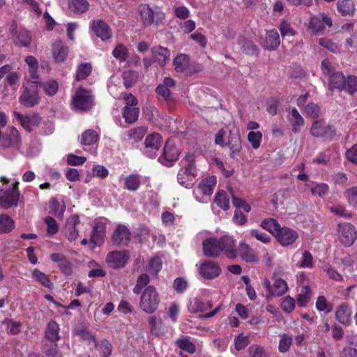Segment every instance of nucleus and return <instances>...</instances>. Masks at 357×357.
<instances>
[{"label":"nucleus","mask_w":357,"mask_h":357,"mask_svg":"<svg viewBox=\"0 0 357 357\" xmlns=\"http://www.w3.org/2000/svg\"><path fill=\"white\" fill-rule=\"evenodd\" d=\"M321 70L324 75L328 77L329 90L345 91L349 94L357 91V77L349 75L345 77L342 73L335 72L327 59L321 62Z\"/></svg>","instance_id":"1"},{"label":"nucleus","mask_w":357,"mask_h":357,"mask_svg":"<svg viewBox=\"0 0 357 357\" xmlns=\"http://www.w3.org/2000/svg\"><path fill=\"white\" fill-rule=\"evenodd\" d=\"M181 168L177 174L179 184L185 188L192 186L197 176L195 156L193 153H188L180 162Z\"/></svg>","instance_id":"2"},{"label":"nucleus","mask_w":357,"mask_h":357,"mask_svg":"<svg viewBox=\"0 0 357 357\" xmlns=\"http://www.w3.org/2000/svg\"><path fill=\"white\" fill-rule=\"evenodd\" d=\"M160 303L159 295L155 288L149 285L142 293L139 307L144 312L152 314L156 311Z\"/></svg>","instance_id":"3"},{"label":"nucleus","mask_w":357,"mask_h":357,"mask_svg":"<svg viewBox=\"0 0 357 357\" xmlns=\"http://www.w3.org/2000/svg\"><path fill=\"white\" fill-rule=\"evenodd\" d=\"M310 133L314 137L322 138L326 141H331L335 136L336 130L334 126L327 123L323 119H319L312 123Z\"/></svg>","instance_id":"4"},{"label":"nucleus","mask_w":357,"mask_h":357,"mask_svg":"<svg viewBox=\"0 0 357 357\" xmlns=\"http://www.w3.org/2000/svg\"><path fill=\"white\" fill-rule=\"evenodd\" d=\"M142 23L145 26L158 25L165 19V14L158 8L149 5H141L139 8Z\"/></svg>","instance_id":"5"},{"label":"nucleus","mask_w":357,"mask_h":357,"mask_svg":"<svg viewBox=\"0 0 357 357\" xmlns=\"http://www.w3.org/2000/svg\"><path fill=\"white\" fill-rule=\"evenodd\" d=\"M22 94L19 97V102L26 107H33L39 104L40 97L38 94V86L35 84L23 85Z\"/></svg>","instance_id":"6"},{"label":"nucleus","mask_w":357,"mask_h":357,"mask_svg":"<svg viewBox=\"0 0 357 357\" xmlns=\"http://www.w3.org/2000/svg\"><path fill=\"white\" fill-rule=\"evenodd\" d=\"M21 138L15 127H8L5 132L0 130V148L13 149L19 148Z\"/></svg>","instance_id":"7"},{"label":"nucleus","mask_w":357,"mask_h":357,"mask_svg":"<svg viewBox=\"0 0 357 357\" xmlns=\"http://www.w3.org/2000/svg\"><path fill=\"white\" fill-rule=\"evenodd\" d=\"M337 235L340 241L346 247L352 245L357 238L355 227L349 222L337 225Z\"/></svg>","instance_id":"8"},{"label":"nucleus","mask_w":357,"mask_h":357,"mask_svg":"<svg viewBox=\"0 0 357 357\" xmlns=\"http://www.w3.org/2000/svg\"><path fill=\"white\" fill-rule=\"evenodd\" d=\"M19 182L16 181L13 183L12 188L3 190L1 191L2 195H0V206L4 209L17 206L20 193L18 188Z\"/></svg>","instance_id":"9"},{"label":"nucleus","mask_w":357,"mask_h":357,"mask_svg":"<svg viewBox=\"0 0 357 357\" xmlns=\"http://www.w3.org/2000/svg\"><path fill=\"white\" fill-rule=\"evenodd\" d=\"M72 104L77 109L88 111L93 106V98L89 91L79 88L72 98Z\"/></svg>","instance_id":"10"},{"label":"nucleus","mask_w":357,"mask_h":357,"mask_svg":"<svg viewBox=\"0 0 357 357\" xmlns=\"http://www.w3.org/2000/svg\"><path fill=\"white\" fill-rule=\"evenodd\" d=\"M179 154V150L175 144L172 141L167 140L164 146L162 155L158 158V160L166 166H171L177 160Z\"/></svg>","instance_id":"11"},{"label":"nucleus","mask_w":357,"mask_h":357,"mask_svg":"<svg viewBox=\"0 0 357 357\" xmlns=\"http://www.w3.org/2000/svg\"><path fill=\"white\" fill-rule=\"evenodd\" d=\"M13 116L18 120L21 126L27 132H31L33 127H38L41 123V117L37 113L30 115H23L17 112H13Z\"/></svg>","instance_id":"12"},{"label":"nucleus","mask_w":357,"mask_h":357,"mask_svg":"<svg viewBox=\"0 0 357 357\" xmlns=\"http://www.w3.org/2000/svg\"><path fill=\"white\" fill-rule=\"evenodd\" d=\"M129 259L128 251H112L107 254L106 261L109 266L117 269L124 267Z\"/></svg>","instance_id":"13"},{"label":"nucleus","mask_w":357,"mask_h":357,"mask_svg":"<svg viewBox=\"0 0 357 357\" xmlns=\"http://www.w3.org/2000/svg\"><path fill=\"white\" fill-rule=\"evenodd\" d=\"M222 272L220 266L212 261L206 260L199 267V274L205 279L212 280L218 277Z\"/></svg>","instance_id":"14"},{"label":"nucleus","mask_w":357,"mask_h":357,"mask_svg":"<svg viewBox=\"0 0 357 357\" xmlns=\"http://www.w3.org/2000/svg\"><path fill=\"white\" fill-rule=\"evenodd\" d=\"M161 144L162 137L158 133L147 135L144 141V153L148 157L154 158Z\"/></svg>","instance_id":"15"},{"label":"nucleus","mask_w":357,"mask_h":357,"mask_svg":"<svg viewBox=\"0 0 357 357\" xmlns=\"http://www.w3.org/2000/svg\"><path fill=\"white\" fill-rule=\"evenodd\" d=\"M225 146H228L231 151L230 156L232 158H235L239 155L241 149V140L240 137V132L238 128H234L230 130L228 135L227 142Z\"/></svg>","instance_id":"16"},{"label":"nucleus","mask_w":357,"mask_h":357,"mask_svg":"<svg viewBox=\"0 0 357 357\" xmlns=\"http://www.w3.org/2000/svg\"><path fill=\"white\" fill-rule=\"evenodd\" d=\"M130 239L131 232L124 225H119L112 236V241L116 245H128Z\"/></svg>","instance_id":"17"},{"label":"nucleus","mask_w":357,"mask_h":357,"mask_svg":"<svg viewBox=\"0 0 357 357\" xmlns=\"http://www.w3.org/2000/svg\"><path fill=\"white\" fill-rule=\"evenodd\" d=\"M326 25L328 27L332 26V20L325 13H321L311 17L309 27L314 33H317L322 31Z\"/></svg>","instance_id":"18"},{"label":"nucleus","mask_w":357,"mask_h":357,"mask_svg":"<svg viewBox=\"0 0 357 357\" xmlns=\"http://www.w3.org/2000/svg\"><path fill=\"white\" fill-rule=\"evenodd\" d=\"M275 236L282 246H287L292 244L298 238V236L297 232L292 229L287 227H280Z\"/></svg>","instance_id":"19"},{"label":"nucleus","mask_w":357,"mask_h":357,"mask_svg":"<svg viewBox=\"0 0 357 357\" xmlns=\"http://www.w3.org/2000/svg\"><path fill=\"white\" fill-rule=\"evenodd\" d=\"M221 252H223L228 258L234 259L237 256V250L234 248L235 241L232 237L225 236L218 238Z\"/></svg>","instance_id":"20"},{"label":"nucleus","mask_w":357,"mask_h":357,"mask_svg":"<svg viewBox=\"0 0 357 357\" xmlns=\"http://www.w3.org/2000/svg\"><path fill=\"white\" fill-rule=\"evenodd\" d=\"M203 253L207 257H217L221 253L218 238H210L203 242Z\"/></svg>","instance_id":"21"},{"label":"nucleus","mask_w":357,"mask_h":357,"mask_svg":"<svg viewBox=\"0 0 357 357\" xmlns=\"http://www.w3.org/2000/svg\"><path fill=\"white\" fill-rule=\"evenodd\" d=\"M91 27L96 35L102 40H108L112 36L110 27L102 20H93Z\"/></svg>","instance_id":"22"},{"label":"nucleus","mask_w":357,"mask_h":357,"mask_svg":"<svg viewBox=\"0 0 357 357\" xmlns=\"http://www.w3.org/2000/svg\"><path fill=\"white\" fill-rule=\"evenodd\" d=\"M280 44V36L276 29L266 31L265 37L261 42L262 47L268 50H276Z\"/></svg>","instance_id":"23"},{"label":"nucleus","mask_w":357,"mask_h":357,"mask_svg":"<svg viewBox=\"0 0 357 357\" xmlns=\"http://www.w3.org/2000/svg\"><path fill=\"white\" fill-rule=\"evenodd\" d=\"M79 222V218L77 214H74L67 219L66 223V234L70 241L77 239L79 235L77 225H78Z\"/></svg>","instance_id":"24"},{"label":"nucleus","mask_w":357,"mask_h":357,"mask_svg":"<svg viewBox=\"0 0 357 357\" xmlns=\"http://www.w3.org/2000/svg\"><path fill=\"white\" fill-rule=\"evenodd\" d=\"M236 250L242 260L247 263H253L258 261V257L255 250L245 242H241Z\"/></svg>","instance_id":"25"},{"label":"nucleus","mask_w":357,"mask_h":357,"mask_svg":"<svg viewBox=\"0 0 357 357\" xmlns=\"http://www.w3.org/2000/svg\"><path fill=\"white\" fill-rule=\"evenodd\" d=\"M151 53L160 66H164L169 61L170 53L166 47L155 46L151 48Z\"/></svg>","instance_id":"26"},{"label":"nucleus","mask_w":357,"mask_h":357,"mask_svg":"<svg viewBox=\"0 0 357 357\" xmlns=\"http://www.w3.org/2000/svg\"><path fill=\"white\" fill-rule=\"evenodd\" d=\"M106 226L103 222H97L92 230L90 241L96 246L101 245L105 241Z\"/></svg>","instance_id":"27"},{"label":"nucleus","mask_w":357,"mask_h":357,"mask_svg":"<svg viewBox=\"0 0 357 357\" xmlns=\"http://www.w3.org/2000/svg\"><path fill=\"white\" fill-rule=\"evenodd\" d=\"M287 119L291 125V131L298 133L305 124V120L296 108H293L287 115Z\"/></svg>","instance_id":"28"},{"label":"nucleus","mask_w":357,"mask_h":357,"mask_svg":"<svg viewBox=\"0 0 357 357\" xmlns=\"http://www.w3.org/2000/svg\"><path fill=\"white\" fill-rule=\"evenodd\" d=\"M351 310L347 303L339 305L335 312L337 321L345 326L349 325L351 322Z\"/></svg>","instance_id":"29"},{"label":"nucleus","mask_w":357,"mask_h":357,"mask_svg":"<svg viewBox=\"0 0 357 357\" xmlns=\"http://www.w3.org/2000/svg\"><path fill=\"white\" fill-rule=\"evenodd\" d=\"M59 325L54 321L48 322L45 331V340L43 342H56L60 340Z\"/></svg>","instance_id":"30"},{"label":"nucleus","mask_w":357,"mask_h":357,"mask_svg":"<svg viewBox=\"0 0 357 357\" xmlns=\"http://www.w3.org/2000/svg\"><path fill=\"white\" fill-rule=\"evenodd\" d=\"M69 49L61 40H56L52 45V54L54 60L63 62L68 54Z\"/></svg>","instance_id":"31"},{"label":"nucleus","mask_w":357,"mask_h":357,"mask_svg":"<svg viewBox=\"0 0 357 357\" xmlns=\"http://www.w3.org/2000/svg\"><path fill=\"white\" fill-rule=\"evenodd\" d=\"M338 13L344 17H351L355 14L356 4L354 0H338L337 3Z\"/></svg>","instance_id":"32"},{"label":"nucleus","mask_w":357,"mask_h":357,"mask_svg":"<svg viewBox=\"0 0 357 357\" xmlns=\"http://www.w3.org/2000/svg\"><path fill=\"white\" fill-rule=\"evenodd\" d=\"M68 8L74 15H81L89 9L90 4L87 0H69Z\"/></svg>","instance_id":"33"},{"label":"nucleus","mask_w":357,"mask_h":357,"mask_svg":"<svg viewBox=\"0 0 357 357\" xmlns=\"http://www.w3.org/2000/svg\"><path fill=\"white\" fill-rule=\"evenodd\" d=\"M216 183V177L215 176H210L201 181L198 188L204 195L210 196L213 192Z\"/></svg>","instance_id":"34"},{"label":"nucleus","mask_w":357,"mask_h":357,"mask_svg":"<svg viewBox=\"0 0 357 357\" xmlns=\"http://www.w3.org/2000/svg\"><path fill=\"white\" fill-rule=\"evenodd\" d=\"M14 43L19 47H29L31 43L30 33L25 29L15 31V36L13 38Z\"/></svg>","instance_id":"35"},{"label":"nucleus","mask_w":357,"mask_h":357,"mask_svg":"<svg viewBox=\"0 0 357 357\" xmlns=\"http://www.w3.org/2000/svg\"><path fill=\"white\" fill-rule=\"evenodd\" d=\"M188 307L190 312L197 313L199 312H205L211 309V304L195 298L190 301Z\"/></svg>","instance_id":"36"},{"label":"nucleus","mask_w":357,"mask_h":357,"mask_svg":"<svg viewBox=\"0 0 357 357\" xmlns=\"http://www.w3.org/2000/svg\"><path fill=\"white\" fill-rule=\"evenodd\" d=\"M148 322L152 335L157 337L164 335L165 331L163 323L160 319H157L155 317H150L148 319Z\"/></svg>","instance_id":"37"},{"label":"nucleus","mask_w":357,"mask_h":357,"mask_svg":"<svg viewBox=\"0 0 357 357\" xmlns=\"http://www.w3.org/2000/svg\"><path fill=\"white\" fill-rule=\"evenodd\" d=\"M98 139V132L94 130L89 129L81 135L79 141L82 145L91 146L96 144Z\"/></svg>","instance_id":"38"},{"label":"nucleus","mask_w":357,"mask_h":357,"mask_svg":"<svg viewBox=\"0 0 357 357\" xmlns=\"http://www.w3.org/2000/svg\"><path fill=\"white\" fill-rule=\"evenodd\" d=\"M175 344L180 349L189 354H194L196 351L195 344L190 341V337L188 336H183L177 339L175 342Z\"/></svg>","instance_id":"39"},{"label":"nucleus","mask_w":357,"mask_h":357,"mask_svg":"<svg viewBox=\"0 0 357 357\" xmlns=\"http://www.w3.org/2000/svg\"><path fill=\"white\" fill-rule=\"evenodd\" d=\"M174 65L176 72L182 73L186 70L190 66V57L186 54H179L174 59Z\"/></svg>","instance_id":"40"},{"label":"nucleus","mask_w":357,"mask_h":357,"mask_svg":"<svg viewBox=\"0 0 357 357\" xmlns=\"http://www.w3.org/2000/svg\"><path fill=\"white\" fill-rule=\"evenodd\" d=\"M242 52L247 54H255L257 52V47L254 43L243 36H240L237 40Z\"/></svg>","instance_id":"41"},{"label":"nucleus","mask_w":357,"mask_h":357,"mask_svg":"<svg viewBox=\"0 0 357 357\" xmlns=\"http://www.w3.org/2000/svg\"><path fill=\"white\" fill-rule=\"evenodd\" d=\"M14 227L15 222L8 215H0V234L10 233Z\"/></svg>","instance_id":"42"},{"label":"nucleus","mask_w":357,"mask_h":357,"mask_svg":"<svg viewBox=\"0 0 357 357\" xmlns=\"http://www.w3.org/2000/svg\"><path fill=\"white\" fill-rule=\"evenodd\" d=\"M141 184L139 174H130L125 178L124 188L130 191H136Z\"/></svg>","instance_id":"43"},{"label":"nucleus","mask_w":357,"mask_h":357,"mask_svg":"<svg viewBox=\"0 0 357 357\" xmlns=\"http://www.w3.org/2000/svg\"><path fill=\"white\" fill-rule=\"evenodd\" d=\"M42 350L47 357H63L58 351L56 342H43Z\"/></svg>","instance_id":"44"},{"label":"nucleus","mask_w":357,"mask_h":357,"mask_svg":"<svg viewBox=\"0 0 357 357\" xmlns=\"http://www.w3.org/2000/svg\"><path fill=\"white\" fill-rule=\"evenodd\" d=\"M215 203L224 211L229 208V199L226 191L219 190L214 198Z\"/></svg>","instance_id":"45"},{"label":"nucleus","mask_w":357,"mask_h":357,"mask_svg":"<svg viewBox=\"0 0 357 357\" xmlns=\"http://www.w3.org/2000/svg\"><path fill=\"white\" fill-rule=\"evenodd\" d=\"M147 132V128L144 126H139L132 128L128 131V139L134 142H138L142 139Z\"/></svg>","instance_id":"46"},{"label":"nucleus","mask_w":357,"mask_h":357,"mask_svg":"<svg viewBox=\"0 0 357 357\" xmlns=\"http://www.w3.org/2000/svg\"><path fill=\"white\" fill-rule=\"evenodd\" d=\"M139 109L138 107H124L123 117L128 123H134L138 119Z\"/></svg>","instance_id":"47"},{"label":"nucleus","mask_w":357,"mask_h":357,"mask_svg":"<svg viewBox=\"0 0 357 357\" xmlns=\"http://www.w3.org/2000/svg\"><path fill=\"white\" fill-rule=\"evenodd\" d=\"M311 298V290L307 285L301 287L297 298V303L299 307H305Z\"/></svg>","instance_id":"48"},{"label":"nucleus","mask_w":357,"mask_h":357,"mask_svg":"<svg viewBox=\"0 0 357 357\" xmlns=\"http://www.w3.org/2000/svg\"><path fill=\"white\" fill-rule=\"evenodd\" d=\"M261 227L263 229L268 231L274 236L276 235L277 232L280 228V225H279L278 222L273 218L264 219L261 223Z\"/></svg>","instance_id":"49"},{"label":"nucleus","mask_w":357,"mask_h":357,"mask_svg":"<svg viewBox=\"0 0 357 357\" xmlns=\"http://www.w3.org/2000/svg\"><path fill=\"white\" fill-rule=\"evenodd\" d=\"M304 112L308 116L317 119H319L321 115L320 107L314 102H309L304 107Z\"/></svg>","instance_id":"50"},{"label":"nucleus","mask_w":357,"mask_h":357,"mask_svg":"<svg viewBox=\"0 0 357 357\" xmlns=\"http://www.w3.org/2000/svg\"><path fill=\"white\" fill-rule=\"evenodd\" d=\"M92 66L90 63H82L77 69L76 79L78 81L86 79L91 73Z\"/></svg>","instance_id":"51"},{"label":"nucleus","mask_w":357,"mask_h":357,"mask_svg":"<svg viewBox=\"0 0 357 357\" xmlns=\"http://www.w3.org/2000/svg\"><path fill=\"white\" fill-rule=\"evenodd\" d=\"M288 289L287 284L285 280L282 279L275 280L271 289V294L274 296H282Z\"/></svg>","instance_id":"52"},{"label":"nucleus","mask_w":357,"mask_h":357,"mask_svg":"<svg viewBox=\"0 0 357 357\" xmlns=\"http://www.w3.org/2000/svg\"><path fill=\"white\" fill-rule=\"evenodd\" d=\"M139 77V74L136 71L128 70L123 73V79L124 86L126 88H130L135 84Z\"/></svg>","instance_id":"53"},{"label":"nucleus","mask_w":357,"mask_h":357,"mask_svg":"<svg viewBox=\"0 0 357 357\" xmlns=\"http://www.w3.org/2000/svg\"><path fill=\"white\" fill-rule=\"evenodd\" d=\"M50 208L57 218H62L66 209L63 202H60L56 198L53 197L50 200Z\"/></svg>","instance_id":"54"},{"label":"nucleus","mask_w":357,"mask_h":357,"mask_svg":"<svg viewBox=\"0 0 357 357\" xmlns=\"http://www.w3.org/2000/svg\"><path fill=\"white\" fill-rule=\"evenodd\" d=\"M33 277L45 287H47L49 289H51L52 287L53 284L52 282L49 279L48 276L44 273L38 270H34L33 271Z\"/></svg>","instance_id":"55"},{"label":"nucleus","mask_w":357,"mask_h":357,"mask_svg":"<svg viewBox=\"0 0 357 357\" xmlns=\"http://www.w3.org/2000/svg\"><path fill=\"white\" fill-rule=\"evenodd\" d=\"M45 93L49 96H54L58 91V83L55 80H50L45 83H39Z\"/></svg>","instance_id":"56"},{"label":"nucleus","mask_w":357,"mask_h":357,"mask_svg":"<svg viewBox=\"0 0 357 357\" xmlns=\"http://www.w3.org/2000/svg\"><path fill=\"white\" fill-rule=\"evenodd\" d=\"M97 348L99 349L102 357H109L112 354V346L107 340H102L100 343H95Z\"/></svg>","instance_id":"57"},{"label":"nucleus","mask_w":357,"mask_h":357,"mask_svg":"<svg viewBox=\"0 0 357 357\" xmlns=\"http://www.w3.org/2000/svg\"><path fill=\"white\" fill-rule=\"evenodd\" d=\"M162 268V261L159 257L152 258L147 267V271L151 274L157 275Z\"/></svg>","instance_id":"58"},{"label":"nucleus","mask_w":357,"mask_h":357,"mask_svg":"<svg viewBox=\"0 0 357 357\" xmlns=\"http://www.w3.org/2000/svg\"><path fill=\"white\" fill-rule=\"evenodd\" d=\"M328 189L329 188L326 183H316L310 187V192L313 195L322 197L328 193Z\"/></svg>","instance_id":"59"},{"label":"nucleus","mask_w":357,"mask_h":357,"mask_svg":"<svg viewBox=\"0 0 357 357\" xmlns=\"http://www.w3.org/2000/svg\"><path fill=\"white\" fill-rule=\"evenodd\" d=\"M262 139V135L259 131H250L248 135V139L252 147L257 149L259 147Z\"/></svg>","instance_id":"60"},{"label":"nucleus","mask_w":357,"mask_h":357,"mask_svg":"<svg viewBox=\"0 0 357 357\" xmlns=\"http://www.w3.org/2000/svg\"><path fill=\"white\" fill-rule=\"evenodd\" d=\"M112 54L116 59L125 61L127 59L128 50L125 45L119 44L114 49Z\"/></svg>","instance_id":"61"},{"label":"nucleus","mask_w":357,"mask_h":357,"mask_svg":"<svg viewBox=\"0 0 357 357\" xmlns=\"http://www.w3.org/2000/svg\"><path fill=\"white\" fill-rule=\"evenodd\" d=\"M45 222L47 225V234L48 236H53L58 232V224L52 217L47 216L45 219Z\"/></svg>","instance_id":"62"},{"label":"nucleus","mask_w":357,"mask_h":357,"mask_svg":"<svg viewBox=\"0 0 357 357\" xmlns=\"http://www.w3.org/2000/svg\"><path fill=\"white\" fill-rule=\"evenodd\" d=\"M292 342V338L291 336L287 334L281 335V338L279 342L278 349L281 353L287 352Z\"/></svg>","instance_id":"63"},{"label":"nucleus","mask_w":357,"mask_h":357,"mask_svg":"<svg viewBox=\"0 0 357 357\" xmlns=\"http://www.w3.org/2000/svg\"><path fill=\"white\" fill-rule=\"evenodd\" d=\"M348 202L350 205L357 206V187H353L345 192Z\"/></svg>","instance_id":"64"}]
</instances>
